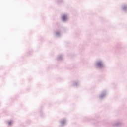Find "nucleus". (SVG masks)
Returning <instances> with one entry per match:
<instances>
[{"instance_id": "1", "label": "nucleus", "mask_w": 127, "mask_h": 127, "mask_svg": "<svg viewBox=\"0 0 127 127\" xmlns=\"http://www.w3.org/2000/svg\"><path fill=\"white\" fill-rule=\"evenodd\" d=\"M103 65L102 62H99L97 63V66L98 67H102Z\"/></svg>"}, {"instance_id": "2", "label": "nucleus", "mask_w": 127, "mask_h": 127, "mask_svg": "<svg viewBox=\"0 0 127 127\" xmlns=\"http://www.w3.org/2000/svg\"><path fill=\"white\" fill-rule=\"evenodd\" d=\"M62 19L64 20V21H65L67 19V17L66 15H64L62 16Z\"/></svg>"}, {"instance_id": "3", "label": "nucleus", "mask_w": 127, "mask_h": 127, "mask_svg": "<svg viewBox=\"0 0 127 127\" xmlns=\"http://www.w3.org/2000/svg\"><path fill=\"white\" fill-rule=\"evenodd\" d=\"M12 123V122H11V121H9V122H8V124H9V125H11Z\"/></svg>"}, {"instance_id": "4", "label": "nucleus", "mask_w": 127, "mask_h": 127, "mask_svg": "<svg viewBox=\"0 0 127 127\" xmlns=\"http://www.w3.org/2000/svg\"><path fill=\"white\" fill-rule=\"evenodd\" d=\"M127 8V7L124 6L123 7V10H125Z\"/></svg>"}, {"instance_id": "5", "label": "nucleus", "mask_w": 127, "mask_h": 127, "mask_svg": "<svg viewBox=\"0 0 127 127\" xmlns=\"http://www.w3.org/2000/svg\"><path fill=\"white\" fill-rule=\"evenodd\" d=\"M65 122V121H62V123L64 124Z\"/></svg>"}]
</instances>
